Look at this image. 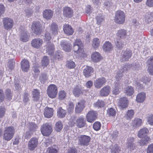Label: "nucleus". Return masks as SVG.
Segmentation results:
<instances>
[{
  "instance_id": "obj_1",
  "label": "nucleus",
  "mask_w": 153,
  "mask_h": 153,
  "mask_svg": "<svg viewBox=\"0 0 153 153\" xmlns=\"http://www.w3.org/2000/svg\"><path fill=\"white\" fill-rule=\"evenodd\" d=\"M15 133V129L13 126L5 128L3 134V139L6 141L10 140L13 137Z\"/></svg>"
},
{
  "instance_id": "obj_2",
  "label": "nucleus",
  "mask_w": 153,
  "mask_h": 153,
  "mask_svg": "<svg viewBox=\"0 0 153 153\" xmlns=\"http://www.w3.org/2000/svg\"><path fill=\"white\" fill-rule=\"evenodd\" d=\"M52 126L49 123H46L42 125L41 127V131L44 136H49L52 131Z\"/></svg>"
},
{
  "instance_id": "obj_3",
  "label": "nucleus",
  "mask_w": 153,
  "mask_h": 153,
  "mask_svg": "<svg viewBox=\"0 0 153 153\" xmlns=\"http://www.w3.org/2000/svg\"><path fill=\"white\" fill-rule=\"evenodd\" d=\"M78 143L81 146H87L89 145L91 140L90 137L84 135H79L78 136Z\"/></svg>"
},
{
  "instance_id": "obj_4",
  "label": "nucleus",
  "mask_w": 153,
  "mask_h": 153,
  "mask_svg": "<svg viewBox=\"0 0 153 153\" xmlns=\"http://www.w3.org/2000/svg\"><path fill=\"white\" fill-rule=\"evenodd\" d=\"M20 40L24 42L27 41L29 39L30 36L25 28L21 26L19 27Z\"/></svg>"
},
{
  "instance_id": "obj_5",
  "label": "nucleus",
  "mask_w": 153,
  "mask_h": 153,
  "mask_svg": "<svg viewBox=\"0 0 153 153\" xmlns=\"http://www.w3.org/2000/svg\"><path fill=\"white\" fill-rule=\"evenodd\" d=\"M132 51L129 49H127L125 51H122L121 54L120 61L124 62L128 61L132 55Z\"/></svg>"
},
{
  "instance_id": "obj_6",
  "label": "nucleus",
  "mask_w": 153,
  "mask_h": 153,
  "mask_svg": "<svg viewBox=\"0 0 153 153\" xmlns=\"http://www.w3.org/2000/svg\"><path fill=\"white\" fill-rule=\"evenodd\" d=\"M57 93V89L56 86L54 85H49L47 89V94L51 98H55Z\"/></svg>"
},
{
  "instance_id": "obj_7",
  "label": "nucleus",
  "mask_w": 153,
  "mask_h": 153,
  "mask_svg": "<svg viewBox=\"0 0 153 153\" xmlns=\"http://www.w3.org/2000/svg\"><path fill=\"white\" fill-rule=\"evenodd\" d=\"M31 29L34 33L37 35L41 34L42 31L41 25L39 22H33L32 25Z\"/></svg>"
},
{
  "instance_id": "obj_8",
  "label": "nucleus",
  "mask_w": 153,
  "mask_h": 153,
  "mask_svg": "<svg viewBox=\"0 0 153 153\" xmlns=\"http://www.w3.org/2000/svg\"><path fill=\"white\" fill-rule=\"evenodd\" d=\"M97 113L96 111L91 110L89 111L86 116L87 121L89 122L92 123L97 119Z\"/></svg>"
},
{
  "instance_id": "obj_9",
  "label": "nucleus",
  "mask_w": 153,
  "mask_h": 153,
  "mask_svg": "<svg viewBox=\"0 0 153 153\" xmlns=\"http://www.w3.org/2000/svg\"><path fill=\"white\" fill-rule=\"evenodd\" d=\"M38 144V139L36 137H32L28 141L27 145L28 149L30 151L33 150Z\"/></svg>"
},
{
  "instance_id": "obj_10",
  "label": "nucleus",
  "mask_w": 153,
  "mask_h": 153,
  "mask_svg": "<svg viewBox=\"0 0 153 153\" xmlns=\"http://www.w3.org/2000/svg\"><path fill=\"white\" fill-rule=\"evenodd\" d=\"M106 80L104 77L99 78L94 82L95 87L97 89H100L105 84Z\"/></svg>"
},
{
  "instance_id": "obj_11",
  "label": "nucleus",
  "mask_w": 153,
  "mask_h": 153,
  "mask_svg": "<svg viewBox=\"0 0 153 153\" xmlns=\"http://www.w3.org/2000/svg\"><path fill=\"white\" fill-rule=\"evenodd\" d=\"M63 15L68 18H70L73 15L74 12L71 8L68 7H64L63 10Z\"/></svg>"
},
{
  "instance_id": "obj_12",
  "label": "nucleus",
  "mask_w": 153,
  "mask_h": 153,
  "mask_svg": "<svg viewBox=\"0 0 153 153\" xmlns=\"http://www.w3.org/2000/svg\"><path fill=\"white\" fill-rule=\"evenodd\" d=\"M43 41L40 38L34 39L31 41V45L33 48L39 49L40 48L43 44Z\"/></svg>"
},
{
  "instance_id": "obj_13",
  "label": "nucleus",
  "mask_w": 153,
  "mask_h": 153,
  "mask_svg": "<svg viewBox=\"0 0 153 153\" xmlns=\"http://www.w3.org/2000/svg\"><path fill=\"white\" fill-rule=\"evenodd\" d=\"M3 23L4 28L7 30H10L14 25L13 20H3Z\"/></svg>"
},
{
  "instance_id": "obj_14",
  "label": "nucleus",
  "mask_w": 153,
  "mask_h": 153,
  "mask_svg": "<svg viewBox=\"0 0 153 153\" xmlns=\"http://www.w3.org/2000/svg\"><path fill=\"white\" fill-rule=\"evenodd\" d=\"M134 139L133 137L128 138L126 143V146L131 151H132L136 148L135 144L134 143Z\"/></svg>"
},
{
  "instance_id": "obj_15",
  "label": "nucleus",
  "mask_w": 153,
  "mask_h": 153,
  "mask_svg": "<svg viewBox=\"0 0 153 153\" xmlns=\"http://www.w3.org/2000/svg\"><path fill=\"white\" fill-rule=\"evenodd\" d=\"M111 91V87L109 86L106 85L102 88L100 91V94L102 97L108 96Z\"/></svg>"
},
{
  "instance_id": "obj_16",
  "label": "nucleus",
  "mask_w": 153,
  "mask_h": 153,
  "mask_svg": "<svg viewBox=\"0 0 153 153\" xmlns=\"http://www.w3.org/2000/svg\"><path fill=\"white\" fill-rule=\"evenodd\" d=\"M30 67L29 61L26 59H24L21 62V67L22 71L24 72L28 71Z\"/></svg>"
},
{
  "instance_id": "obj_17",
  "label": "nucleus",
  "mask_w": 153,
  "mask_h": 153,
  "mask_svg": "<svg viewBox=\"0 0 153 153\" xmlns=\"http://www.w3.org/2000/svg\"><path fill=\"white\" fill-rule=\"evenodd\" d=\"M63 30L64 33L67 35H71L74 32V30L71 26L68 24L64 25Z\"/></svg>"
},
{
  "instance_id": "obj_18",
  "label": "nucleus",
  "mask_w": 153,
  "mask_h": 153,
  "mask_svg": "<svg viewBox=\"0 0 153 153\" xmlns=\"http://www.w3.org/2000/svg\"><path fill=\"white\" fill-rule=\"evenodd\" d=\"M91 59L93 62H97L100 61L102 59V57L98 52H94L92 53Z\"/></svg>"
},
{
  "instance_id": "obj_19",
  "label": "nucleus",
  "mask_w": 153,
  "mask_h": 153,
  "mask_svg": "<svg viewBox=\"0 0 153 153\" xmlns=\"http://www.w3.org/2000/svg\"><path fill=\"white\" fill-rule=\"evenodd\" d=\"M117 38L124 39L128 37L127 31L124 29H121L118 30L117 33Z\"/></svg>"
},
{
  "instance_id": "obj_20",
  "label": "nucleus",
  "mask_w": 153,
  "mask_h": 153,
  "mask_svg": "<svg viewBox=\"0 0 153 153\" xmlns=\"http://www.w3.org/2000/svg\"><path fill=\"white\" fill-rule=\"evenodd\" d=\"M53 108L46 107L44 110V112L45 117L47 118L51 117L53 115Z\"/></svg>"
},
{
  "instance_id": "obj_21",
  "label": "nucleus",
  "mask_w": 153,
  "mask_h": 153,
  "mask_svg": "<svg viewBox=\"0 0 153 153\" xmlns=\"http://www.w3.org/2000/svg\"><path fill=\"white\" fill-rule=\"evenodd\" d=\"M128 100L127 98L124 97L121 98L119 100L118 104L120 108H126L128 106Z\"/></svg>"
},
{
  "instance_id": "obj_22",
  "label": "nucleus",
  "mask_w": 153,
  "mask_h": 153,
  "mask_svg": "<svg viewBox=\"0 0 153 153\" xmlns=\"http://www.w3.org/2000/svg\"><path fill=\"white\" fill-rule=\"evenodd\" d=\"M60 45L62 49L66 52H69L72 48L71 44L65 42H61Z\"/></svg>"
},
{
  "instance_id": "obj_23",
  "label": "nucleus",
  "mask_w": 153,
  "mask_h": 153,
  "mask_svg": "<svg viewBox=\"0 0 153 153\" xmlns=\"http://www.w3.org/2000/svg\"><path fill=\"white\" fill-rule=\"evenodd\" d=\"M93 72V69L91 67L87 66L83 70V74L85 77H88L91 76Z\"/></svg>"
},
{
  "instance_id": "obj_24",
  "label": "nucleus",
  "mask_w": 153,
  "mask_h": 153,
  "mask_svg": "<svg viewBox=\"0 0 153 153\" xmlns=\"http://www.w3.org/2000/svg\"><path fill=\"white\" fill-rule=\"evenodd\" d=\"M76 125L78 128H81L85 126L86 121L84 118L82 117H79L76 121Z\"/></svg>"
},
{
  "instance_id": "obj_25",
  "label": "nucleus",
  "mask_w": 153,
  "mask_h": 153,
  "mask_svg": "<svg viewBox=\"0 0 153 153\" xmlns=\"http://www.w3.org/2000/svg\"><path fill=\"white\" fill-rule=\"evenodd\" d=\"M50 30L53 35H57L59 29L56 24L54 22L52 23L50 26Z\"/></svg>"
},
{
  "instance_id": "obj_26",
  "label": "nucleus",
  "mask_w": 153,
  "mask_h": 153,
  "mask_svg": "<svg viewBox=\"0 0 153 153\" xmlns=\"http://www.w3.org/2000/svg\"><path fill=\"white\" fill-rule=\"evenodd\" d=\"M53 15V11L51 10H45L43 13V16L46 19H51Z\"/></svg>"
},
{
  "instance_id": "obj_27",
  "label": "nucleus",
  "mask_w": 153,
  "mask_h": 153,
  "mask_svg": "<svg viewBox=\"0 0 153 153\" xmlns=\"http://www.w3.org/2000/svg\"><path fill=\"white\" fill-rule=\"evenodd\" d=\"M54 50V46L53 44L51 42L47 43L46 51L48 55H52L53 53Z\"/></svg>"
},
{
  "instance_id": "obj_28",
  "label": "nucleus",
  "mask_w": 153,
  "mask_h": 153,
  "mask_svg": "<svg viewBox=\"0 0 153 153\" xmlns=\"http://www.w3.org/2000/svg\"><path fill=\"white\" fill-rule=\"evenodd\" d=\"M72 92L73 94L76 97H79L83 93L81 88L79 86H76L73 89Z\"/></svg>"
},
{
  "instance_id": "obj_29",
  "label": "nucleus",
  "mask_w": 153,
  "mask_h": 153,
  "mask_svg": "<svg viewBox=\"0 0 153 153\" xmlns=\"http://www.w3.org/2000/svg\"><path fill=\"white\" fill-rule=\"evenodd\" d=\"M85 106L83 102H78L76 105L75 111L76 113H79L82 112Z\"/></svg>"
},
{
  "instance_id": "obj_30",
  "label": "nucleus",
  "mask_w": 153,
  "mask_h": 153,
  "mask_svg": "<svg viewBox=\"0 0 153 153\" xmlns=\"http://www.w3.org/2000/svg\"><path fill=\"white\" fill-rule=\"evenodd\" d=\"M33 100L35 101H37L40 98V92L37 89H34L32 92Z\"/></svg>"
},
{
  "instance_id": "obj_31",
  "label": "nucleus",
  "mask_w": 153,
  "mask_h": 153,
  "mask_svg": "<svg viewBox=\"0 0 153 153\" xmlns=\"http://www.w3.org/2000/svg\"><path fill=\"white\" fill-rule=\"evenodd\" d=\"M146 97V94L144 92H141L137 94L136 100L138 102H142L144 101Z\"/></svg>"
},
{
  "instance_id": "obj_32",
  "label": "nucleus",
  "mask_w": 153,
  "mask_h": 153,
  "mask_svg": "<svg viewBox=\"0 0 153 153\" xmlns=\"http://www.w3.org/2000/svg\"><path fill=\"white\" fill-rule=\"evenodd\" d=\"M125 14L122 11L118 10L115 13V19H125Z\"/></svg>"
},
{
  "instance_id": "obj_33",
  "label": "nucleus",
  "mask_w": 153,
  "mask_h": 153,
  "mask_svg": "<svg viewBox=\"0 0 153 153\" xmlns=\"http://www.w3.org/2000/svg\"><path fill=\"white\" fill-rule=\"evenodd\" d=\"M139 141V143L141 146L146 145L150 141V138L147 136H145L144 137Z\"/></svg>"
},
{
  "instance_id": "obj_34",
  "label": "nucleus",
  "mask_w": 153,
  "mask_h": 153,
  "mask_svg": "<svg viewBox=\"0 0 153 153\" xmlns=\"http://www.w3.org/2000/svg\"><path fill=\"white\" fill-rule=\"evenodd\" d=\"M112 45L108 41L106 42L102 46V48L105 51H109L112 49Z\"/></svg>"
},
{
  "instance_id": "obj_35",
  "label": "nucleus",
  "mask_w": 153,
  "mask_h": 153,
  "mask_svg": "<svg viewBox=\"0 0 153 153\" xmlns=\"http://www.w3.org/2000/svg\"><path fill=\"white\" fill-rule=\"evenodd\" d=\"M66 114L65 110L63 109L61 107L59 108L57 111V115L60 118L65 117Z\"/></svg>"
},
{
  "instance_id": "obj_36",
  "label": "nucleus",
  "mask_w": 153,
  "mask_h": 153,
  "mask_svg": "<svg viewBox=\"0 0 153 153\" xmlns=\"http://www.w3.org/2000/svg\"><path fill=\"white\" fill-rule=\"evenodd\" d=\"M100 39L98 38H95L92 40L91 45L94 48L97 49L100 46Z\"/></svg>"
},
{
  "instance_id": "obj_37",
  "label": "nucleus",
  "mask_w": 153,
  "mask_h": 153,
  "mask_svg": "<svg viewBox=\"0 0 153 153\" xmlns=\"http://www.w3.org/2000/svg\"><path fill=\"white\" fill-rule=\"evenodd\" d=\"M149 132L148 129L146 128H144L140 130L138 134V136L140 138H142L145 137V134H147Z\"/></svg>"
},
{
  "instance_id": "obj_38",
  "label": "nucleus",
  "mask_w": 153,
  "mask_h": 153,
  "mask_svg": "<svg viewBox=\"0 0 153 153\" xmlns=\"http://www.w3.org/2000/svg\"><path fill=\"white\" fill-rule=\"evenodd\" d=\"M134 114V110L132 109L128 110L125 114V117L127 120L132 119Z\"/></svg>"
},
{
  "instance_id": "obj_39",
  "label": "nucleus",
  "mask_w": 153,
  "mask_h": 153,
  "mask_svg": "<svg viewBox=\"0 0 153 153\" xmlns=\"http://www.w3.org/2000/svg\"><path fill=\"white\" fill-rule=\"evenodd\" d=\"M120 83L119 82H116L112 91L113 94L115 95L118 94L120 92Z\"/></svg>"
},
{
  "instance_id": "obj_40",
  "label": "nucleus",
  "mask_w": 153,
  "mask_h": 153,
  "mask_svg": "<svg viewBox=\"0 0 153 153\" xmlns=\"http://www.w3.org/2000/svg\"><path fill=\"white\" fill-rule=\"evenodd\" d=\"M28 127L29 131L33 132L38 128V126L36 124L30 122L29 123Z\"/></svg>"
},
{
  "instance_id": "obj_41",
  "label": "nucleus",
  "mask_w": 153,
  "mask_h": 153,
  "mask_svg": "<svg viewBox=\"0 0 153 153\" xmlns=\"http://www.w3.org/2000/svg\"><path fill=\"white\" fill-rule=\"evenodd\" d=\"M142 123V120L139 118L135 119L133 121L132 125L134 127H137L141 125Z\"/></svg>"
},
{
  "instance_id": "obj_42",
  "label": "nucleus",
  "mask_w": 153,
  "mask_h": 153,
  "mask_svg": "<svg viewBox=\"0 0 153 153\" xmlns=\"http://www.w3.org/2000/svg\"><path fill=\"white\" fill-rule=\"evenodd\" d=\"M83 49V47L81 46H79L78 45L74 44L73 49L75 52L77 53L82 52Z\"/></svg>"
},
{
  "instance_id": "obj_43",
  "label": "nucleus",
  "mask_w": 153,
  "mask_h": 153,
  "mask_svg": "<svg viewBox=\"0 0 153 153\" xmlns=\"http://www.w3.org/2000/svg\"><path fill=\"white\" fill-rule=\"evenodd\" d=\"M116 111L113 108H110L107 110V114L109 116L114 117L115 116Z\"/></svg>"
},
{
  "instance_id": "obj_44",
  "label": "nucleus",
  "mask_w": 153,
  "mask_h": 153,
  "mask_svg": "<svg viewBox=\"0 0 153 153\" xmlns=\"http://www.w3.org/2000/svg\"><path fill=\"white\" fill-rule=\"evenodd\" d=\"M13 93H12L10 90L7 89L5 92V95L6 98L8 100H10L13 96Z\"/></svg>"
},
{
  "instance_id": "obj_45",
  "label": "nucleus",
  "mask_w": 153,
  "mask_h": 153,
  "mask_svg": "<svg viewBox=\"0 0 153 153\" xmlns=\"http://www.w3.org/2000/svg\"><path fill=\"white\" fill-rule=\"evenodd\" d=\"M63 128L62 124L61 121H58L56 124L55 129L56 131L59 132Z\"/></svg>"
},
{
  "instance_id": "obj_46",
  "label": "nucleus",
  "mask_w": 153,
  "mask_h": 153,
  "mask_svg": "<svg viewBox=\"0 0 153 153\" xmlns=\"http://www.w3.org/2000/svg\"><path fill=\"white\" fill-rule=\"evenodd\" d=\"M54 57L58 60H61L63 58L62 53L59 50L57 51L54 55Z\"/></svg>"
},
{
  "instance_id": "obj_47",
  "label": "nucleus",
  "mask_w": 153,
  "mask_h": 153,
  "mask_svg": "<svg viewBox=\"0 0 153 153\" xmlns=\"http://www.w3.org/2000/svg\"><path fill=\"white\" fill-rule=\"evenodd\" d=\"M30 95L27 92H25L23 95V101L26 104L29 102L30 100Z\"/></svg>"
},
{
  "instance_id": "obj_48",
  "label": "nucleus",
  "mask_w": 153,
  "mask_h": 153,
  "mask_svg": "<svg viewBox=\"0 0 153 153\" xmlns=\"http://www.w3.org/2000/svg\"><path fill=\"white\" fill-rule=\"evenodd\" d=\"M66 65L67 67L70 69L74 68L76 66L75 62L71 60L66 62Z\"/></svg>"
},
{
  "instance_id": "obj_49",
  "label": "nucleus",
  "mask_w": 153,
  "mask_h": 153,
  "mask_svg": "<svg viewBox=\"0 0 153 153\" xmlns=\"http://www.w3.org/2000/svg\"><path fill=\"white\" fill-rule=\"evenodd\" d=\"M15 62L13 59L9 60L7 63V66L8 69L10 70H12L14 68Z\"/></svg>"
},
{
  "instance_id": "obj_50",
  "label": "nucleus",
  "mask_w": 153,
  "mask_h": 153,
  "mask_svg": "<svg viewBox=\"0 0 153 153\" xmlns=\"http://www.w3.org/2000/svg\"><path fill=\"white\" fill-rule=\"evenodd\" d=\"M123 72L122 71V70L121 69L117 71L115 76V78L117 81H119L121 79L123 76Z\"/></svg>"
},
{
  "instance_id": "obj_51",
  "label": "nucleus",
  "mask_w": 153,
  "mask_h": 153,
  "mask_svg": "<svg viewBox=\"0 0 153 153\" xmlns=\"http://www.w3.org/2000/svg\"><path fill=\"white\" fill-rule=\"evenodd\" d=\"M120 151V147L117 145H115L112 146L111 149V153H119Z\"/></svg>"
},
{
  "instance_id": "obj_52",
  "label": "nucleus",
  "mask_w": 153,
  "mask_h": 153,
  "mask_svg": "<svg viewBox=\"0 0 153 153\" xmlns=\"http://www.w3.org/2000/svg\"><path fill=\"white\" fill-rule=\"evenodd\" d=\"M126 91L127 95L129 96L131 95L134 93V90L131 86H128L127 87Z\"/></svg>"
},
{
  "instance_id": "obj_53",
  "label": "nucleus",
  "mask_w": 153,
  "mask_h": 153,
  "mask_svg": "<svg viewBox=\"0 0 153 153\" xmlns=\"http://www.w3.org/2000/svg\"><path fill=\"white\" fill-rule=\"evenodd\" d=\"M49 59L47 56H45L42 60V65L45 66H46L49 64Z\"/></svg>"
},
{
  "instance_id": "obj_54",
  "label": "nucleus",
  "mask_w": 153,
  "mask_h": 153,
  "mask_svg": "<svg viewBox=\"0 0 153 153\" xmlns=\"http://www.w3.org/2000/svg\"><path fill=\"white\" fill-rule=\"evenodd\" d=\"M48 77L46 73H42L39 77V80L42 83H44L47 79Z\"/></svg>"
},
{
  "instance_id": "obj_55",
  "label": "nucleus",
  "mask_w": 153,
  "mask_h": 153,
  "mask_svg": "<svg viewBox=\"0 0 153 153\" xmlns=\"http://www.w3.org/2000/svg\"><path fill=\"white\" fill-rule=\"evenodd\" d=\"M68 112L69 113L71 114L73 112L74 105L72 102H70L68 105Z\"/></svg>"
},
{
  "instance_id": "obj_56",
  "label": "nucleus",
  "mask_w": 153,
  "mask_h": 153,
  "mask_svg": "<svg viewBox=\"0 0 153 153\" xmlns=\"http://www.w3.org/2000/svg\"><path fill=\"white\" fill-rule=\"evenodd\" d=\"M58 151L56 149L53 147H49L47 149V153H57Z\"/></svg>"
},
{
  "instance_id": "obj_57",
  "label": "nucleus",
  "mask_w": 153,
  "mask_h": 153,
  "mask_svg": "<svg viewBox=\"0 0 153 153\" xmlns=\"http://www.w3.org/2000/svg\"><path fill=\"white\" fill-rule=\"evenodd\" d=\"M101 124L100 123L98 122H95L93 125V128L96 131H98L100 128Z\"/></svg>"
},
{
  "instance_id": "obj_58",
  "label": "nucleus",
  "mask_w": 153,
  "mask_h": 153,
  "mask_svg": "<svg viewBox=\"0 0 153 153\" xmlns=\"http://www.w3.org/2000/svg\"><path fill=\"white\" fill-rule=\"evenodd\" d=\"M131 66V65L127 64L125 65L122 68V69H121V70H122V71L123 72H126L130 69Z\"/></svg>"
},
{
  "instance_id": "obj_59",
  "label": "nucleus",
  "mask_w": 153,
  "mask_h": 153,
  "mask_svg": "<svg viewBox=\"0 0 153 153\" xmlns=\"http://www.w3.org/2000/svg\"><path fill=\"white\" fill-rule=\"evenodd\" d=\"M59 98L61 100L64 99L66 96V92L64 91H62L59 93Z\"/></svg>"
},
{
  "instance_id": "obj_60",
  "label": "nucleus",
  "mask_w": 153,
  "mask_h": 153,
  "mask_svg": "<svg viewBox=\"0 0 153 153\" xmlns=\"http://www.w3.org/2000/svg\"><path fill=\"white\" fill-rule=\"evenodd\" d=\"M76 119V117L75 116H72L71 117L70 119V125L71 127L74 126L76 123L75 122L76 121H75Z\"/></svg>"
},
{
  "instance_id": "obj_61",
  "label": "nucleus",
  "mask_w": 153,
  "mask_h": 153,
  "mask_svg": "<svg viewBox=\"0 0 153 153\" xmlns=\"http://www.w3.org/2000/svg\"><path fill=\"white\" fill-rule=\"evenodd\" d=\"M147 122L149 124L153 125V115L151 114L147 117Z\"/></svg>"
},
{
  "instance_id": "obj_62",
  "label": "nucleus",
  "mask_w": 153,
  "mask_h": 153,
  "mask_svg": "<svg viewBox=\"0 0 153 153\" xmlns=\"http://www.w3.org/2000/svg\"><path fill=\"white\" fill-rule=\"evenodd\" d=\"M115 44L117 47L119 49H122L124 46L123 43H122L117 40L115 42Z\"/></svg>"
},
{
  "instance_id": "obj_63",
  "label": "nucleus",
  "mask_w": 153,
  "mask_h": 153,
  "mask_svg": "<svg viewBox=\"0 0 153 153\" xmlns=\"http://www.w3.org/2000/svg\"><path fill=\"white\" fill-rule=\"evenodd\" d=\"M5 112V109L4 107H0V118L2 117L4 115Z\"/></svg>"
},
{
  "instance_id": "obj_64",
  "label": "nucleus",
  "mask_w": 153,
  "mask_h": 153,
  "mask_svg": "<svg viewBox=\"0 0 153 153\" xmlns=\"http://www.w3.org/2000/svg\"><path fill=\"white\" fill-rule=\"evenodd\" d=\"M146 4L149 7H153V0H147Z\"/></svg>"
}]
</instances>
